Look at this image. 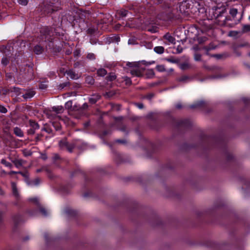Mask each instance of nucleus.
Here are the masks:
<instances>
[{"label":"nucleus","instance_id":"nucleus-18","mask_svg":"<svg viewBox=\"0 0 250 250\" xmlns=\"http://www.w3.org/2000/svg\"><path fill=\"white\" fill-rule=\"evenodd\" d=\"M229 14L232 16L235 17L237 14V10L235 8L231 9L229 10Z\"/></svg>","mask_w":250,"mask_h":250},{"label":"nucleus","instance_id":"nucleus-20","mask_svg":"<svg viewBox=\"0 0 250 250\" xmlns=\"http://www.w3.org/2000/svg\"><path fill=\"white\" fill-rule=\"evenodd\" d=\"M119 14L122 17H125L127 15L128 11L125 10H122L119 12Z\"/></svg>","mask_w":250,"mask_h":250},{"label":"nucleus","instance_id":"nucleus-31","mask_svg":"<svg viewBox=\"0 0 250 250\" xmlns=\"http://www.w3.org/2000/svg\"><path fill=\"white\" fill-rule=\"evenodd\" d=\"M86 81L88 82V83L92 84L94 83V80L91 77H88L87 78Z\"/></svg>","mask_w":250,"mask_h":250},{"label":"nucleus","instance_id":"nucleus-6","mask_svg":"<svg viewBox=\"0 0 250 250\" xmlns=\"http://www.w3.org/2000/svg\"><path fill=\"white\" fill-rule=\"evenodd\" d=\"M14 133L18 137H21L23 136V133L21 130L18 127H16L14 129Z\"/></svg>","mask_w":250,"mask_h":250},{"label":"nucleus","instance_id":"nucleus-16","mask_svg":"<svg viewBox=\"0 0 250 250\" xmlns=\"http://www.w3.org/2000/svg\"><path fill=\"white\" fill-rule=\"evenodd\" d=\"M13 162L16 167L17 168H20L22 165V161L21 160H15Z\"/></svg>","mask_w":250,"mask_h":250},{"label":"nucleus","instance_id":"nucleus-8","mask_svg":"<svg viewBox=\"0 0 250 250\" xmlns=\"http://www.w3.org/2000/svg\"><path fill=\"white\" fill-rule=\"evenodd\" d=\"M154 51L157 54H161L164 53V48L163 46H156L154 48Z\"/></svg>","mask_w":250,"mask_h":250},{"label":"nucleus","instance_id":"nucleus-52","mask_svg":"<svg viewBox=\"0 0 250 250\" xmlns=\"http://www.w3.org/2000/svg\"><path fill=\"white\" fill-rule=\"evenodd\" d=\"M249 19L250 20V16H249Z\"/></svg>","mask_w":250,"mask_h":250},{"label":"nucleus","instance_id":"nucleus-12","mask_svg":"<svg viewBox=\"0 0 250 250\" xmlns=\"http://www.w3.org/2000/svg\"><path fill=\"white\" fill-rule=\"evenodd\" d=\"M42 48L39 45H37L34 48V52L37 54H40L42 53Z\"/></svg>","mask_w":250,"mask_h":250},{"label":"nucleus","instance_id":"nucleus-28","mask_svg":"<svg viewBox=\"0 0 250 250\" xmlns=\"http://www.w3.org/2000/svg\"><path fill=\"white\" fill-rule=\"evenodd\" d=\"M116 78V76L114 74H110L108 76V80L109 81H113V80H115Z\"/></svg>","mask_w":250,"mask_h":250},{"label":"nucleus","instance_id":"nucleus-30","mask_svg":"<svg viewBox=\"0 0 250 250\" xmlns=\"http://www.w3.org/2000/svg\"><path fill=\"white\" fill-rule=\"evenodd\" d=\"M29 200L31 201L37 203V204H39L38 199L37 197L30 198V199H29Z\"/></svg>","mask_w":250,"mask_h":250},{"label":"nucleus","instance_id":"nucleus-15","mask_svg":"<svg viewBox=\"0 0 250 250\" xmlns=\"http://www.w3.org/2000/svg\"><path fill=\"white\" fill-rule=\"evenodd\" d=\"M156 69L159 72H164L166 71L165 66L163 65H158L156 66Z\"/></svg>","mask_w":250,"mask_h":250},{"label":"nucleus","instance_id":"nucleus-40","mask_svg":"<svg viewBox=\"0 0 250 250\" xmlns=\"http://www.w3.org/2000/svg\"><path fill=\"white\" fill-rule=\"evenodd\" d=\"M52 124H53V125L54 126V127H56V126H55V124H54V122H52ZM59 128H60V127L59 126H57L56 129L58 130V129H59Z\"/></svg>","mask_w":250,"mask_h":250},{"label":"nucleus","instance_id":"nucleus-19","mask_svg":"<svg viewBox=\"0 0 250 250\" xmlns=\"http://www.w3.org/2000/svg\"><path fill=\"white\" fill-rule=\"evenodd\" d=\"M40 211L41 212V213L43 216H47L48 215V211L46 210L44 208H40Z\"/></svg>","mask_w":250,"mask_h":250},{"label":"nucleus","instance_id":"nucleus-46","mask_svg":"<svg viewBox=\"0 0 250 250\" xmlns=\"http://www.w3.org/2000/svg\"><path fill=\"white\" fill-rule=\"evenodd\" d=\"M117 142H119V143H123V141H121V140H117Z\"/></svg>","mask_w":250,"mask_h":250},{"label":"nucleus","instance_id":"nucleus-45","mask_svg":"<svg viewBox=\"0 0 250 250\" xmlns=\"http://www.w3.org/2000/svg\"><path fill=\"white\" fill-rule=\"evenodd\" d=\"M1 173H3V174H6V172L4 170H2V171H1Z\"/></svg>","mask_w":250,"mask_h":250},{"label":"nucleus","instance_id":"nucleus-33","mask_svg":"<svg viewBox=\"0 0 250 250\" xmlns=\"http://www.w3.org/2000/svg\"><path fill=\"white\" fill-rule=\"evenodd\" d=\"M55 10L53 8V7H52V6H51L50 7H49V8H47L46 9H45V11H46L48 13H50L52 11H55Z\"/></svg>","mask_w":250,"mask_h":250},{"label":"nucleus","instance_id":"nucleus-51","mask_svg":"<svg viewBox=\"0 0 250 250\" xmlns=\"http://www.w3.org/2000/svg\"><path fill=\"white\" fill-rule=\"evenodd\" d=\"M126 26H127L128 27H130V25H128L127 24H126Z\"/></svg>","mask_w":250,"mask_h":250},{"label":"nucleus","instance_id":"nucleus-21","mask_svg":"<svg viewBox=\"0 0 250 250\" xmlns=\"http://www.w3.org/2000/svg\"><path fill=\"white\" fill-rule=\"evenodd\" d=\"M72 106V102L71 101H69L67 102H66L65 104V106L67 108H70Z\"/></svg>","mask_w":250,"mask_h":250},{"label":"nucleus","instance_id":"nucleus-37","mask_svg":"<svg viewBox=\"0 0 250 250\" xmlns=\"http://www.w3.org/2000/svg\"><path fill=\"white\" fill-rule=\"evenodd\" d=\"M40 180L39 179H36L34 181V185H36L39 184L40 183Z\"/></svg>","mask_w":250,"mask_h":250},{"label":"nucleus","instance_id":"nucleus-29","mask_svg":"<svg viewBox=\"0 0 250 250\" xmlns=\"http://www.w3.org/2000/svg\"><path fill=\"white\" fill-rule=\"evenodd\" d=\"M61 147H63L67 146V143L65 141H61L59 143Z\"/></svg>","mask_w":250,"mask_h":250},{"label":"nucleus","instance_id":"nucleus-5","mask_svg":"<svg viewBox=\"0 0 250 250\" xmlns=\"http://www.w3.org/2000/svg\"><path fill=\"white\" fill-rule=\"evenodd\" d=\"M164 38L167 40L169 43H174L175 39L169 33L165 34L164 36Z\"/></svg>","mask_w":250,"mask_h":250},{"label":"nucleus","instance_id":"nucleus-11","mask_svg":"<svg viewBox=\"0 0 250 250\" xmlns=\"http://www.w3.org/2000/svg\"><path fill=\"white\" fill-rule=\"evenodd\" d=\"M100 99V96L99 95L93 96V97L89 98V102L92 104L95 103L99 99Z\"/></svg>","mask_w":250,"mask_h":250},{"label":"nucleus","instance_id":"nucleus-44","mask_svg":"<svg viewBox=\"0 0 250 250\" xmlns=\"http://www.w3.org/2000/svg\"><path fill=\"white\" fill-rule=\"evenodd\" d=\"M169 72H172L173 71V69L172 68H170L168 70Z\"/></svg>","mask_w":250,"mask_h":250},{"label":"nucleus","instance_id":"nucleus-27","mask_svg":"<svg viewBox=\"0 0 250 250\" xmlns=\"http://www.w3.org/2000/svg\"><path fill=\"white\" fill-rule=\"evenodd\" d=\"M18 2L20 4L25 5L28 3V0H18Z\"/></svg>","mask_w":250,"mask_h":250},{"label":"nucleus","instance_id":"nucleus-49","mask_svg":"<svg viewBox=\"0 0 250 250\" xmlns=\"http://www.w3.org/2000/svg\"><path fill=\"white\" fill-rule=\"evenodd\" d=\"M41 88H44V86H41Z\"/></svg>","mask_w":250,"mask_h":250},{"label":"nucleus","instance_id":"nucleus-42","mask_svg":"<svg viewBox=\"0 0 250 250\" xmlns=\"http://www.w3.org/2000/svg\"><path fill=\"white\" fill-rule=\"evenodd\" d=\"M120 24L116 25V27H115L116 29H119V27H120Z\"/></svg>","mask_w":250,"mask_h":250},{"label":"nucleus","instance_id":"nucleus-4","mask_svg":"<svg viewBox=\"0 0 250 250\" xmlns=\"http://www.w3.org/2000/svg\"><path fill=\"white\" fill-rule=\"evenodd\" d=\"M67 74L69 77L72 79H77L79 78V76L72 70H69L66 72Z\"/></svg>","mask_w":250,"mask_h":250},{"label":"nucleus","instance_id":"nucleus-1","mask_svg":"<svg viewBox=\"0 0 250 250\" xmlns=\"http://www.w3.org/2000/svg\"><path fill=\"white\" fill-rule=\"evenodd\" d=\"M63 108L62 106H56L52 107L51 110H48L46 112L47 117L51 120H62L61 117L59 115L62 113Z\"/></svg>","mask_w":250,"mask_h":250},{"label":"nucleus","instance_id":"nucleus-34","mask_svg":"<svg viewBox=\"0 0 250 250\" xmlns=\"http://www.w3.org/2000/svg\"><path fill=\"white\" fill-rule=\"evenodd\" d=\"M194 59L196 61H199L201 59V56L199 54H195Z\"/></svg>","mask_w":250,"mask_h":250},{"label":"nucleus","instance_id":"nucleus-43","mask_svg":"<svg viewBox=\"0 0 250 250\" xmlns=\"http://www.w3.org/2000/svg\"><path fill=\"white\" fill-rule=\"evenodd\" d=\"M116 42H118L119 41L120 38L119 37H117V38H116Z\"/></svg>","mask_w":250,"mask_h":250},{"label":"nucleus","instance_id":"nucleus-26","mask_svg":"<svg viewBox=\"0 0 250 250\" xmlns=\"http://www.w3.org/2000/svg\"><path fill=\"white\" fill-rule=\"evenodd\" d=\"M7 111V109L2 105H0V112L2 113H5Z\"/></svg>","mask_w":250,"mask_h":250},{"label":"nucleus","instance_id":"nucleus-38","mask_svg":"<svg viewBox=\"0 0 250 250\" xmlns=\"http://www.w3.org/2000/svg\"><path fill=\"white\" fill-rule=\"evenodd\" d=\"M148 72H149L150 76H153L154 75V73L152 70H148Z\"/></svg>","mask_w":250,"mask_h":250},{"label":"nucleus","instance_id":"nucleus-48","mask_svg":"<svg viewBox=\"0 0 250 250\" xmlns=\"http://www.w3.org/2000/svg\"><path fill=\"white\" fill-rule=\"evenodd\" d=\"M41 88H44V86H41Z\"/></svg>","mask_w":250,"mask_h":250},{"label":"nucleus","instance_id":"nucleus-35","mask_svg":"<svg viewBox=\"0 0 250 250\" xmlns=\"http://www.w3.org/2000/svg\"><path fill=\"white\" fill-rule=\"evenodd\" d=\"M153 62H146L145 61H142L141 63H143V64H144L145 65H150V64H152Z\"/></svg>","mask_w":250,"mask_h":250},{"label":"nucleus","instance_id":"nucleus-3","mask_svg":"<svg viewBox=\"0 0 250 250\" xmlns=\"http://www.w3.org/2000/svg\"><path fill=\"white\" fill-rule=\"evenodd\" d=\"M11 188L12 190L13 195L16 198H18L20 197L19 192L15 183L11 182Z\"/></svg>","mask_w":250,"mask_h":250},{"label":"nucleus","instance_id":"nucleus-22","mask_svg":"<svg viewBox=\"0 0 250 250\" xmlns=\"http://www.w3.org/2000/svg\"><path fill=\"white\" fill-rule=\"evenodd\" d=\"M16 173H20L21 174L22 176H23V177H25L26 176V173H23L21 172H16V171H10L9 173H8V174H16Z\"/></svg>","mask_w":250,"mask_h":250},{"label":"nucleus","instance_id":"nucleus-24","mask_svg":"<svg viewBox=\"0 0 250 250\" xmlns=\"http://www.w3.org/2000/svg\"><path fill=\"white\" fill-rule=\"evenodd\" d=\"M243 30L244 32H247L250 30V25H245L243 27Z\"/></svg>","mask_w":250,"mask_h":250},{"label":"nucleus","instance_id":"nucleus-54","mask_svg":"<svg viewBox=\"0 0 250 250\" xmlns=\"http://www.w3.org/2000/svg\"><path fill=\"white\" fill-rule=\"evenodd\" d=\"M250 2V0H249Z\"/></svg>","mask_w":250,"mask_h":250},{"label":"nucleus","instance_id":"nucleus-32","mask_svg":"<svg viewBox=\"0 0 250 250\" xmlns=\"http://www.w3.org/2000/svg\"><path fill=\"white\" fill-rule=\"evenodd\" d=\"M87 58L91 60L94 59H95L94 54L93 53H89L87 55Z\"/></svg>","mask_w":250,"mask_h":250},{"label":"nucleus","instance_id":"nucleus-53","mask_svg":"<svg viewBox=\"0 0 250 250\" xmlns=\"http://www.w3.org/2000/svg\"><path fill=\"white\" fill-rule=\"evenodd\" d=\"M249 55L250 56V53H249Z\"/></svg>","mask_w":250,"mask_h":250},{"label":"nucleus","instance_id":"nucleus-14","mask_svg":"<svg viewBox=\"0 0 250 250\" xmlns=\"http://www.w3.org/2000/svg\"><path fill=\"white\" fill-rule=\"evenodd\" d=\"M30 125L32 126L34 130L33 131V132H34V130L36 129H37L39 128V125L38 124L35 122H30Z\"/></svg>","mask_w":250,"mask_h":250},{"label":"nucleus","instance_id":"nucleus-47","mask_svg":"<svg viewBox=\"0 0 250 250\" xmlns=\"http://www.w3.org/2000/svg\"><path fill=\"white\" fill-rule=\"evenodd\" d=\"M74 54H75V55H77V51H75V52H74Z\"/></svg>","mask_w":250,"mask_h":250},{"label":"nucleus","instance_id":"nucleus-10","mask_svg":"<svg viewBox=\"0 0 250 250\" xmlns=\"http://www.w3.org/2000/svg\"><path fill=\"white\" fill-rule=\"evenodd\" d=\"M204 104V102L202 101H198L196 102L195 104H192L190 105V107L192 108H196L199 107L201 105H202Z\"/></svg>","mask_w":250,"mask_h":250},{"label":"nucleus","instance_id":"nucleus-50","mask_svg":"<svg viewBox=\"0 0 250 250\" xmlns=\"http://www.w3.org/2000/svg\"><path fill=\"white\" fill-rule=\"evenodd\" d=\"M231 33H232V32L229 33V36H231Z\"/></svg>","mask_w":250,"mask_h":250},{"label":"nucleus","instance_id":"nucleus-23","mask_svg":"<svg viewBox=\"0 0 250 250\" xmlns=\"http://www.w3.org/2000/svg\"><path fill=\"white\" fill-rule=\"evenodd\" d=\"M124 79L126 84H130L131 83V81L128 77H124Z\"/></svg>","mask_w":250,"mask_h":250},{"label":"nucleus","instance_id":"nucleus-9","mask_svg":"<svg viewBox=\"0 0 250 250\" xmlns=\"http://www.w3.org/2000/svg\"><path fill=\"white\" fill-rule=\"evenodd\" d=\"M106 71L105 70V69L104 68H100L98 69L97 71L98 75L100 76H104L106 74Z\"/></svg>","mask_w":250,"mask_h":250},{"label":"nucleus","instance_id":"nucleus-39","mask_svg":"<svg viewBox=\"0 0 250 250\" xmlns=\"http://www.w3.org/2000/svg\"><path fill=\"white\" fill-rule=\"evenodd\" d=\"M181 106H182V105H181V104H177L176 105V107L177 108H180L181 107Z\"/></svg>","mask_w":250,"mask_h":250},{"label":"nucleus","instance_id":"nucleus-36","mask_svg":"<svg viewBox=\"0 0 250 250\" xmlns=\"http://www.w3.org/2000/svg\"><path fill=\"white\" fill-rule=\"evenodd\" d=\"M135 104L140 109L143 108V104L141 103L136 104Z\"/></svg>","mask_w":250,"mask_h":250},{"label":"nucleus","instance_id":"nucleus-2","mask_svg":"<svg viewBox=\"0 0 250 250\" xmlns=\"http://www.w3.org/2000/svg\"><path fill=\"white\" fill-rule=\"evenodd\" d=\"M127 65L130 67V72L134 76L140 77L145 70L140 62H128Z\"/></svg>","mask_w":250,"mask_h":250},{"label":"nucleus","instance_id":"nucleus-13","mask_svg":"<svg viewBox=\"0 0 250 250\" xmlns=\"http://www.w3.org/2000/svg\"><path fill=\"white\" fill-rule=\"evenodd\" d=\"M1 163L4 165L5 167H8L9 168H11L12 167V164L6 161L5 159H2L1 160Z\"/></svg>","mask_w":250,"mask_h":250},{"label":"nucleus","instance_id":"nucleus-17","mask_svg":"<svg viewBox=\"0 0 250 250\" xmlns=\"http://www.w3.org/2000/svg\"><path fill=\"white\" fill-rule=\"evenodd\" d=\"M189 67L188 63H183L180 64V67L182 70H186Z\"/></svg>","mask_w":250,"mask_h":250},{"label":"nucleus","instance_id":"nucleus-25","mask_svg":"<svg viewBox=\"0 0 250 250\" xmlns=\"http://www.w3.org/2000/svg\"><path fill=\"white\" fill-rule=\"evenodd\" d=\"M8 62H9V61L8 60V59L6 58H3L2 59V60H1V63L4 65H7Z\"/></svg>","mask_w":250,"mask_h":250},{"label":"nucleus","instance_id":"nucleus-41","mask_svg":"<svg viewBox=\"0 0 250 250\" xmlns=\"http://www.w3.org/2000/svg\"><path fill=\"white\" fill-rule=\"evenodd\" d=\"M132 40L129 39V40H128V44H132V43H132Z\"/></svg>","mask_w":250,"mask_h":250},{"label":"nucleus","instance_id":"nucleus-7","mask_svg":"<svg viewBox=\"0 0 250 250\" xmlns=\"http://www.w3.org/2000/svg\"><path fill=\"white\" fill-rule=\"evenodd\" d=\"M35 94V93L32 90L27 91L26 93L23 95L24 99H30L32 98Z\"/></svg>","mask_w":250,"mask_h":250}]
</instances>
